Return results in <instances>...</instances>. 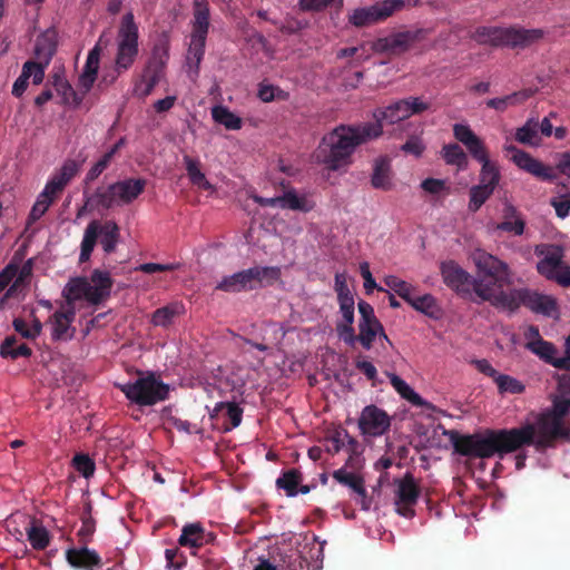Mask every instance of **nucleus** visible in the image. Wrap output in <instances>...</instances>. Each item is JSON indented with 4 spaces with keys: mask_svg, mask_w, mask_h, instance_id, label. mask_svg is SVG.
<instances>
[{
    "mask_svg": "<svg viewBox=\"0 0 570 570\" xmlns=\"http://www.w3.org/2000/svg\"><path fill=\"white\" fill-rule=\"evenodd\" d=\"M472 257L476 273L481 274L482 277L512 283V272L505 262L482 249H476Z\"/></svg>",
    "mask_w": 570,
    "mask_h": 570,
    "instance_id": "nucleus-14",
    "label": "nucleus"
},
{
    "mask_svg": "<svg viewBox=\"0 0 570 570\" xmlns=\"http://www.w3.org/2000/svg\"><path fill=\"white\" fill-rule=\"evenodd\" d=\"M383 127L380 124H364L361 126H337L326 134L316 150V163L324 165L330 170H338L351 163V157L357 146L377 138L382 135Z\"/></svg>",
    "mask_w": 570,
    "mask_h": 570,
    "instance_id": "nucleus-1",
    "label": "nucleus"
},
{
    "mask_svg": "<svg viewBox=\"0 0 570 570\" xmlns=\"http://www.w3.org/2000/svg\"><path fill=\"white\" fill-rule=\"evenodd\" d=\"M32 264L31 261L26 262L22 266L18 265V274L12 281L11 286L7 289L4 298L12 297L13 294L27 282L31 276Z\"/></svg>",
    "mask_w": 570,
    "mask_h": 570,
    "instance_id": "nucleus-59",
    "label": "nucleus"
},
{
    "mask_svg": "<svg viewBox=\"0 0 570 570\" xmlns=\"http://www.w3.org/2000/svg\"><path fill=\"white\" fill-rule=\"evenodd\" d=\"M525 347L538 355L540 358H542L544 362L551 364L554 366V363H557L558 358L556 356L557 348L554 345L547 341H537L531 342L530 344H525Z\"/></svg>",
    "mask_w": 570,
    "mask_h": 570,
    "instance_id": "nucleus-52",
    "label": "nucleus"
},
{
    "mask_svg": "<svg viewBox=\"0 0 570 570\" xmlns=\"http://www.w3.org/2000/svg\"><path fill=\"white\" fill-rule=\"evenodd\" d=\"M76 317V308H67L59 304V308L49 317L48 325L51 330L53 341H70L73 338L76 328L71 325Z\"/></svg>",
    "mask_w": 570,
    "mask_h": 570,
    "instance_id": "nucleus-16",
    "label": "nucleus"
},
{
    "mask_svg": "<svg viewBox=\"0 0 570 570\" xmlns=\"http://www.w3.org/2000/svg\"><path fill=\"white\" fill-rule=\"evenodd\" d=\"M254 288L268 286L279 281L282 272L277 266H255L249 268Z\"/></svg>",
    "mask_w": 570,
    "mask_h": 570,
    "instance_id": "nucleus-36",
    "label": "nucleus"
},
{
    "mask_svg": "<svg viewBox=\"0 0 570 570\" xmlns=\"http://www.w3.org/2000/svg\"><path fill=\"white\" fill-rule=\"evenodd\" d=\"M184 163L190 181L205 190H212L213 185L206 179L205 174L199 168V161L189 156H184Z\"/></svg>",
    "mask_w": 570,
    "mask_h": 570,
    "instance_id": "nucleus-48",
    "label": "nucleus"
},
{
    "mask_svg": "<svg viewBox=\"0 0 570 570\" xmlns=\"http://www.w3.org/2000/svg\"><path fill=\"white\" fill-rule=\"evenodd\" d=\"M335 291L337 293L340 309H347L354 307V297L347 286L346 278L343 274L335 275Z\"/></svg>",
    "mask_w": 570,
    "mask_h": 570,
    "instance_id": "nucleus-55",
    "label": "nucleus"
},
{
    "mask_svg": "<svg viewBox=\"0 0 570 570\" xmlns=\"http://www.w3.org/2000/svg\"><path fill=\"white\" fill-rule=\"evenodd\" d=\"M373 117L376 120L375 124H380L382 126V121H387L389 124H396L401 120L407 119L409 116V106L404 99L397 100L386 108H377L373 112Z\"/></svg>",
    "mask_w": 570,
    "mask_h": 570,
    "instance_id": "nucleus-25",
    "label": "nucleus"
},
{
    "mask_svg": "<svg viewBox=\"0 0 570 570\" xmlns=\"http://www.w3.org/2000/svg\"><path fill=\"white\" fill-rule=\"evenodd\" d=\"M515 139L520 144L534 147L540 146L539 122L534 119H529L522 127L517 129Z\"/></svg>",
    "mask_w": 570,
    "mask_h": 570,
    "instance_id": "nucleus-44",
    "label": "nucleus"
},
{
    "mask_svg": "<svg viewBox=\"0 0 570 570\" xmlns=\"http://www.w3.org/2000/svg\"><path fill=\"white\" fill-rule=\"evenodd\" d=\"M407 303L414 309H416L430 317H435L440 312V308L436 304V299L431 294L415 296L413 293Z\"/></svg>",
    "mask_w": 570,
    "mask_h": 570,
    "instance_id": "nucleus-46",
    "label": "nucleus"
},
{
    "mask_svg": "<svg viewBox=\"0 0 570 570\" xmlns=\"http://www.w3.org/2000/svg\"><path fill=\"white\" fill-rule=\"evenodd\" d=\"M16 344L17 338L14 336L6 337L0 346V355L2 357H10L12 360H16L20 356L29 357L32 354L31 348L26 344H20L17 347H14Z\"/></svg>",
    "mask_w": 570,
    "mask_h": 570,
    "instance_id": "nucleus-51",
    "label": "nucleus"
},
{
    "mask_svg": "<svg viewBox=\"0 0 570 570\" xmlns=\"http://www.w3.org/2000/svg\"><path fill=\"white\" fill-rule=\"evenodd\" d=\"M394 504L396 512L405 518L414 515V505L420 497V487L412 473L394 480Z\"/></svg>",
    "mask_w": 570,
    "mask_h": 570,
    "instance_id": "nucleus-11",
    "label": "nucleus"
},
{
    "mask_svg": "<svg viewBox=\"0 0 570 570\" xmlns=\"http://www.w3.org/2000/svg\"><path fill=\"white\" fill-rule=\"evenodd\" d=\"M514 451L524 445H533L537 450L553 448L559 440H570V429L566 422H559L544 412L533 423L509 430Z\"/></svg>",
    "mask_w": 570,
    "mask_h": 570,
    "instance_id": "nucleus-3",
    "label": "nucleus"
},
{
    "mask_svg": "<svg viewBox=\"0 0 570 570\" xmlns=\"http://www.w3.org/2000/svg\"><path fill=\"white\" fill-rule=\"evenodd\" d=\"M396 7L397 2L391 0L385 1L382 6H372L370 8L356 9L350 17V21L356 27L370 26L390 17Z\"/></svg>",
    "mask_w": 570,
    "mask_h": 570,
    "instance_id": "nucleus-19",
    "label": "nucleus"
},
{
    "mask_svg": "<svg viewBox=\"0 0 570 570\" xmlns=\"http://www.w3.org/2000/svg\"><path fill=\"white\" fill-rule=\"evenodd\" d=\"M43 77L45 71L42 68L35 65L31 60L24 62L21 75L13 83L12 95L16 97H21L28 87L29 78H32V82L35 85H40L43 80Z\"/></svg>",
    "mask_w": 570,
    "mask_h": 570,
    "instance_id": "nucleus-27",
    "label": "nucleus"
},
{
    "mask_svg": "<svg viewBox=\"0 0 570 570\" xmlns=\"http://www.w3.org/2000/svg\"><path fill=\"white\" fill-rule=\"evenodd\" d=\"M424 36L425 33L421 29L391 33L375 40L372 43V50L389 56H401L414 48L424 39Z\"/></svg>",
    "mask_w": 570,
    "mask_h": 570,
    "instance_id": "nucleus-9",
    "label": "nucleus"
},
{
    "mask_svg": "<svg viewBox=\"0 0 570 570\" xmlns=\"http://www.w3.org/2000/svg\"><path fill=\"white\" fill-rule=\"evenodd\" d=\"M503 220L493 226L494 230H502L520 236L524 233L525 222L511 203H505L502 212Z\"/></svg>",
    "mask_w": 570,
    "mask_h": 570,
    "instance_id": "nucleus-24",
    "label": "nucleus"
},
{
    "mask_svg": "<svg viewBox=\"0 0 570 570\" xmlns=\"http://www.w3.org/2000/svg\"><path fill=\"white\" fill-rule=\"evenodd\" d=\"M507 150L512 151V161L520 168L529 174L542 178L553 179L556 175L550 167L544 166L541 161L533 158L529 153L518 149L514 146L507 147Z\"/></svg>",
    "mask_w": 570,
    "mask_h": 570,
    "instance_id": "nucleus-20",
    "label": "nucleus"
},
{
    "mask_svg": "<svg viewBox=\"0 0 570 570\" xmlns=\"http://www.w3.org/2000/svg\"><path fill=\"white\" fill-rule=\"evenodd\" d=\"M209 29V7L205 0L194 1V20L193 33L194 37L207 38Z\"/></svg>",
    "mask_w": 570,
    "mask_h": 570,
    "instance_id": "nucleus-33",
    "label": "nucleus"
},
{
    "mask_svg": "<svg viewBox=\"0 0 570 570\" xmlns=\"http://www.w3.org/2000/svg\"><path fill=\"white\" fill-rule=\"evenodd\" d=\"M301 481L302 473L296 469H292L276 480V485L285 490L288 497H294L297 494V485Z\"/></svg>",
    "mask_w": 570,
    "mask_h": 570,
    "instance_id": "nucleus-56",
    "label": "nucleus"
},
{
    "mask_svg": "<svg viewBox=\"0 0 570 570\" xmlns=\"http://www.w3.org/2000/svg\"><path fill=\"white\" fill-rule=\"evenodd\" d=\"M147 181L144 178H129L114 183L120 206L129 205L137 199L144 193Z\"/></svg>",
    "mask_w": 570,
    "mask_h": 570,
    "instance_id": "nucleus-23",
    "label": "nucleus"
},
{
    "mask_svg": "<svg viewBox=\"0 0 570 570\" xmlns=\"http://www.w3.org/2000/svg\"><path fill=\"white\" fill-rule=\"evenodd\" d=\"M57 43L58 33L53 28H49L43 31L36 40L33 50L36 61H33V63L42 68L43 71L56 52Z\"/></svg>",
    "mask_w": 570,
    "mask_h": 570,
    "instance_id": "nucleus-21",
    "label": "nucleus"
},
{
    "mask_svg": "<svg viewBox=\"0 0 570 570\" xmlns=\"http://www.w3.org/2000/svg\"><path fill=\"white\" fill-rule=\"evenodd\" d=\"M212 117L215 122L223 125L228 130H238L243 126L242 118L222 105L212 108Z\"/></svg>",
    "mask_w": 570,
    "mask_h": 570,
    "instance_id": "nucleus-41",
    "label": "nucleus"
},
{
    "mask_svg": "<svg viewBox=\"0 0 570 570\" xmlns=\"http://www.w3.org/2000/svg\"><path fill=\"white\" fill-rule=\"evenodd\" d=\"M482 168L480 171V184L479 185H485L488 187L494 188L498 186L500 181V171L497 165L492 161L487 160L481 163Z\"/></svg>",
    "mask_w": 570,
    "mask_h": 570,
    "instance_id": "nucleus-57",
    "label": "nucleus"
},
{
    "mask_svg": "<svg viewBox=\"0 0 570 570\" xmlns=\"http://www.w3.org/2000/svg\"><path fill=\"white\" fill-rule=\"evenodd\" d=\"M442 156L448 165H455L459 169L468 167V156L458 144L444 145Z\"/></svg>",
    "mask_w": 570,
    "mask_h": 570,
    "instance_id": "nucleus-50",
    "label": "nucleus"
},
{
    "mask_svg": "<svg viewBox=\"0 0 570 570\" xmlns=\"http://www.w3.org/2000/svg\"><path fill=\"white\" fill-rule=\"evenodd\" d=\"M53 86L57 92L62 96L65 102H72L78 106L82 101V97H78L77 92L63 77L56 75Z\"/></svg>",
    "mask_w": 570,
    "mask_h": 570,
    "instance_id": "nucleus-58",
    "label": "nucleus"
},
{
    "mask_svg": "<svg viewBox=\"0 0 570 570\" xmlns=\"http://www.w3.org/2000/svg\"><path fill=\"white\" fill-rule=\"evenodd\" d=\"M358 428L363 434L382 435L390 428V417L375 405L364 407L358 419Z\"/></svg>",
    "mask_w": 570,
    "mask_h": 570,
    "instance_id": "nucleus-17",
    "label": "nucleus"
},
{
    "mask_svg": "<svg viewBox=\"0 0 570 570\" xmlns=\"http://www.w3.org/2000/svg\"><path fill=\"white\" fill-rule=\"evenodd\" d=\"M570 411V400L557 397L553 401L552 407L544 411L547 415H551L559 422H566L564 417Z\"/></svg>",
    "mask_w": 570,
    "mask_h": 570,
    "instance_id": "nucleus-63",
    "label": "nucleus"
},
{
    "mask_svg": "<svg viewBox=\"0 0 570 570\" xmlns=\"http://www.w3.org/2000/svg\"><path fill=\"white\" fill-rule=\"evenodd\" d=\"M333 478L337 482L351 488L353 491H355L361 497L364 498L366 495V491L364 488V480L360 475H357L353 472H348L345 469H340V470L334 471Z\"/></svg>",
    "mask_w": 570,
    "mask_h": 570,
    "instance_id": "nucleus-47",
    "label": "nucleus"
},
{
    "mask_svg": "<svg viewBox=\"0 0 570 570\" xmlns=\"http://www.w3.org/2000/svg\"><path fill=\"white\" fill-rule=\"evenodd\" d=\"M495 383L500 392L520 394L524 391V385L517 379L509 375L498 374L495 376Z\"/></svg>",
    "mask_w": 570,
    "mask_h": 570,
    "instance_id": "nucleus-61",
    "label": "nucleus"
},
{
    "mask_svg": "<svg viewBox=\"0 0 570 570\" xmlns=\"http://www.w3.org/2000/svg\"><path fill=\"white\" fill-rule=\"evenodd\" d=\"M138 55V27L132 12H127L118 30V47L115 59L116 71L120 73L131 67Z\"/></svg>",
    "mask_w": 570,
    "mask_h": 570,
    "instance_id": "nucleus-5",
    "label": "nucleus"
},
{
    "mask_svg": "<svg viewBox=\"0 0 570 570\" xmlns=\"http://www.w3.org/2000/svg\"><path fill=\"white\" fill-rule=\"evenodd\" d=\"M372 186L376 189L390 190L393 187V173L391 161L386 157L375 159L373 174L371 177Z\"/></svg>",
    "mask_w": 570,
    "mask_h": 570,
    "instance_id": "nucleus-26",
    "label": "nucleus"
},
{
    "mask_svg": "<svg viewBox=\"0 0 570 570\" xmlns=\"http://www.w3.org/2000/svg\"><path fill=\"white\" fill-rule=\"evenodd\" d=\"M212 540L214 537L210 533H205L199 524L193 523L183 528L178 542L181 547L200 548Z\"/></svg>",
    "mask_w": 570,
    "mask_h": 570,
    "instance_id": "nucleus-31",
    "label": "nucleus"
},
{
    "mask_svg": "<svg viewBox=\"0 0 570 570\" xmlns=\"http://www.w3.org/2000/svg\"><path fill=\"white\" fill-rule=\"evenodd\" d=\"M441 275L443 282L459 295L469 298L472 297L473 277L454 261H448L441 264Z\"/></svg>",
    "mask_w": 570,
    "mask_h": 570,
    "instance_id": "nucleus-15",
    "label": "nucleus"
},
{
    "mask_svg": "<svg viewBox=\"0 0 570 570\" xmlns=\"http://www.w3.org/2000/svg\"><path fill=\"white\" fill-rule=\"evenodd\" d=\"M33 520L35 517L17 511L6 520V528L18 541H22Z\"/></svg>",
    "mask_w": 570,
    "mask_h": 570,
    "instance_id": "nucleus-34",
    "label": "nucleus"
},
{
    "mask_svg": "<svg viewBox=\"0 0 570 570\" xmlns=\"http://www.w3.org/2000/svg\"><path fill=\"white\" fill-rule=\"evenodd\" d=\"M503 27H479L472 33V39L480 45L502 47Z\"/></svg>",
    "mask_w": 570,
    "mask_h": 570,
    "instance_id": "nucleus-42",
    "label": "nucleus"
},
{
    "mask_svg": "<svg viewBox=\"0 0 570 570\" xmlns=\"http://www.w3.org/2000/svg\"><path fill=\"white\" fill-rule=\"evenodd\" d=\"M99 60H100V47H99V43H97L90 50L87 61H86V65H85V68H83V71L79 77V86L82 88L83 95L91 89V87L97 78V72L99 69Z\"/></svg>",
    "mask_w": 570,
    "mask_h": 570,
    "instance_id": "nucleus-29",
    "label": "nucleus"
},
{
    "mask_svg": "<svg viewBox=\"0 0 570 570\" xmlns=\"http://www.w3.org/2000/svg\"><path fill=\"white\" fill-rule=\"evenodd\" d=\"M216 289L229 293L255 289L250 278L249 268L224 277L217 284Z\"/></svg>",
    "mask_w": 570,
    "mask_h": 570,
    "instance_id": "nucleus-30",
    "label": "nucleus"
},
{
    "mask_svg": "<svg viewBox=\"0 0 570 570\" xmlns=\"http://www.w3.org/2000/svg\"><path fill=\"white\" fill-rule=\"evenodd\" d=\"M541 29H525L522 27H503L502 47L524 49L543 38Z\"/></svg>",
    "mask_w": 570,
    "mask_h": 570,
    "instance_id": "nucleus-18",
    "label": "nucleus"
},
{
    "mask_svg": "<svg viewBox=\"0 0 570 570\" xmlns=\"http://www.w3.org/2000/svg\"><path fill=\"white\" fill-rule=\"evenodd\" d=\"M384 283L387 287L393 289L399 296H401L406 302H409L412 294L414 293V288L412 287V285H410L405 281L400 279L396 276H386Z\"/></svg>",
    "mask_w": 570,
    "mask_h": 570,
    "instance_id": "nucleus-60",
    "label": "nucleus"
},
{
    "mask_svg": "<svg viewBox=\"0 0 570 570\" xmlns=\"http://www.w3.org/2000/svg\"><path fill=\"white\" fill-rule=\"evenodd\" d=\"M343 320L336 324V332L346 344L354 345L357 337L354 332V307L340 309Z\"/></svg>",
    "mask_w": 570,
    "mask_h": 570,
    "instance_id": "nucleus-40",
    "label": "nucleus"
},
{
    "mask_svg": "<svg viewBox=\"0 0 570 570\" xmlns=\"http://www.w3.org/2000/svg\"><path fill=\"white\" fill-rule=\"evenodd\" d=\"M169 58V41L159 40L153 48L151 57L148 60L142 75L160 80Z\"/></svg>",
    "mask_w": 570,
    "mask_h": 570,
    "instance_id": "nucleus-22",
    "label": "nucleus"
},
{
    "mask_svg": "<svg viewBox=\"0 0 570 570\" xmlns=\"http://www.w3.org/2000/svg\"><path fill=\"white\" fill-rule=\"evenodd\" d=\"M112 279L108 272L95 269L90 278H71L62 289L63 301L59 304L69 308L75 307L80 299H86L92 305H98L109 297Z\"/></svg>",
    "mask_w": 570,
    "mask_h": 570,
    "instance_id": "nucleus-4",
    "label": "nucleus"
},
{
    "mask_svg": "<svg viewBox=\"0 0 570 570\" xmlns=\"http://www.w3.org/2000/svg\"><path fill=\"white\" fill-rule=\"evenodd\" d=\"M454 452L469 458L485 459L495 453L514 452L509 430H485L483 433L463 435L456 430H444Z\"/></svg>",
    "mask_w": 570,
    "mask_h": 570,
    "instance_id": "nucleus-2",
    "label": "nucleus"
},
{
    "mask_svg": "<svg viewBox=\"0 0 570 570\" xmlns=\"http://www.w3.org/2000/svg\"><path fill=\"white\" fill-rule=\"evenodd\" d=\"M205 43L206 38L191 36L186 60L189 68L195 70V73H198L199 65L205 52Z\"/></svg>",
    "mask_w": 570,
    "mask_h": 570,
    "instance_id": "nucleus-49",
    "label": "nucleus"
},
{
    "mask_svg": "<svg viewBox=\"0 0 570 570\" xmlns=\"http://www.w3.org/2000/svg\"><path fill=\"white\" fill-rule=\"evenodd\" d=\"M99 60H100V47H99V43H97L90 50L87 61H86V65H85V68H83V71L79 77V86L82 88L83 95L91 89V87L97 78V72L99 69Z\"/></svg>",
    "mask_w": 570,
    "mask_h": 570,
    "instance_id": "nucleus-28",
    "label": "nucleus"
},
{
    "mask_svg": "<svg viewBox=\"0 0 570 570\" xmlns=\"http://www.w3.org/2000/svg\"><path fill=\"white\" fill-rule=\"evenodd\" d=\"M511 283L504 281H494V278L482 277L476 273L472 281V295L474 294L481 301L490 302L494 307L507 311L505 302L503 301L511 295V291L504 292L502 288L509 286Z\"/></svg>",
    "mask_w": 570,
    "mask_h": 570,
    "instance_id": "nucleus-12",
    "label": "nucleus"
},
{
    "mask_svg": "<svg viewBox=\"0 0 570 570\" xmlns=\"http://www.w3.org/2000/svg\"><path fill=\"white\" fill-rule=\"evenodd\" d=\"M357 307L361 318L356 342H360L365 350H370L376 336L380 338H386V334L382 324L375 316L371 304L365 301H360Z\"/></svg>",
    "mask_w": 570,
    "mask_h": 570,
    "instance_id": "nucleus-13",
    "label": "nucleus"
},
{
    "mask_svg": "<svg viewBox=\"0 0 570 570\" xmlns=\"http://www.w3.org/2000/svg\"><path fill=\"white\" fill-rule=\"evenodd\" d=\"M35 550H45L50 543V534L41 521L35 518L26 535Z\"/></svg>",
    "mask_w": 570,
    "mask_h": 570,
    "instance_id": "nucleus-43",
    "label": "nucleus"
},
{
    "mask_svg": "<svg viewBox=\"0 0 570 570\" xmlns=\"http://www.w3.org/2000/svg\"><path fill=\"white\" fill-rule=\"evenodd\" d=\"M83 160L77 161L75 159H67L63 165L61 166L58 174L55 176L65 185L67 184L76 176V174L79 171Z\"/></svg>",
    "mask_w": 570,
    "mask_h": 570,
    "instance_id": "nucleus-62",
    "label": "nucleus"
},
{
    "mask_svg": "<svg viewBox=\"0 0 570 570\" xmlns=\"http://www.w3.org/2000/svg\"><path fill=\"white\" fill-rule=\"evenodd\" d=\"M101 235L100 244L105 253L110 254L116 249L119 242V227L114 220L106 222L101 225L98 220H92L85 229L81 242V252L79 261L87 262L95 248L98 235Z\"/></svg>",
    "mask_w": 570,
    "mask_h": 570,
    "instance_id": "nucleus-6",
    "label": "nucleus"
},
{
    "mask_svg": "<svg viewBox=\"0 0 570 570\" xmlns=\"http://www.w3.org/2000/svg\"><path fill=\"white\" fill-rule=\"evenodd\" d=\"M533 95V91L531 89H523L520 91H515L511 95L500 97V98H492L487 101V106L489 108L495 109L498 111H505L508 107L510 106H517L525 100H528Z\"/></svg>",
    "mask_w": 570,
    "mask_h": 570,
    "instance_id": "nucleus-37",
    "label": "nucleus"
},
{
    "mask_svg": "<svg viewBox=\"0 0 570 570\" xmlns=\"http://www.w3.org/2000/svg\"><path fill=\"white\" fill-rule=\"evenodd\" d=\"M392 386L407 402L416 406H425V402L404 380L394 373H386Z\"/></svg>",
    "mask_w": 570,
    "mask_h": 570,
    "instance_id": "nucleus-38",
    "label": "nucleus"
},
{
    "mask_svg": "<svg viewBox=\"0 0 570 570\" xmlns=\"http://www.w3.org/2000/svg\"><path fill=\"white\" fill-rule=\"evenodd\" d=\"M129 399L139 405H153L168 396V386L153 374L139 377L134 383L116 384Z\"/></svg>",
    "mask_w": 570,
    "mask_h": 570,
    "instance_id": "nucleus-7",
    "label": "nucleus"
},
{
    "mask_svg": "<svg viewBox=\"0 0 570 570\" xmlns=\"http://www.w3.org/2000/svg\"><path fill=\"white\" fill-rule=\"evenodd\" d=\"M72 466L83 476L89 478L95 472V462L87 454H76Z\"/></svg>",
    "mask_w": 570,
    "mask_h": 570,
    "instance_id": "nucleus-64",
    "label": "nucleus"
},
{
    "mask_svg": "<svg viewBox=\"0 0 570 570\" xmlns=\"http://www.w3.org/2000/svg\"><path fill=\"white\" fill-rule=\"evenodd\" d=\"M225 409H226V416L229 419L230 425L225 426L224 431H230L233 428H236L240 424L243 410L236 403L220 402V403H217L216 406L214 407L213 412L210 413V419H213V420L216 419L218 416L219 412H222Z\"/></svg>",
    "mask_w": 570,
    "mask_h": 570,
    "instance_id": "nucleus-45",
    "label": "nucleus"
},
{
    "mask_svg": "<svg viewBox=\"0 0 570 570\" xmlns=\"http://www.w3.org/2000/svg\"><path fill=\"white\" fill-rule=\"evenodd\" d=\"M185 314V306L181 303H170L164 307L157 308L150 318L154 326L167 327L173 324L174 320Z\"/></svg>",
    "mask_w": 570,
    "mask_h": 570,
    "instance_id": "nucleus-35",
    "label": "nucleus"
},
{
    "mask_svg": "<svg viewBox=\"0 0 570 570\" xmlns=\"http://www.w3.org/2000/svg\"><path fill=\"white\" fill-rule=\"evenodd\" d=\"M278 207L302 212H308L312 209V205L308 204L307 199L305 197H299L294 189L287 190L279 196Z\"/></svg>",
    "mask_w": 570,
    "mask_h": 570,
    "instance_id": "nucleus-53",
    "label": "nucleus"
},
{
    "mask_svg": "<svg viewBox=\"0 0 570 570\" xmlns=\"http://www.w3.org/2000/svg\"><path fill=\"white\" fill-rule=\"evenodd\" d=\"M494 188L485 185H475L470 188V200L468 208L471 213H476L481 206L491 197Z\"/></svg>",
    "mask_w": 570,
    "mask_h": 570,
    "instance_id": "nucleus-54",
    "label": "nucleus"
},
{
    "mask_svg": "<svg viewBox=\"0 0 570 570\" xmlns=\"http://www.w3.org/2000/svg\"><path fill=\"white\" fill-rule=\"evenodd\" d=\"M540 254H544V257L537 264L538 272L563 287L570 286V266L562 262L563 249L559 246H550Z\"/></svg>",
    "mask_w": 570,
    "mask_h": 570,
    "instance_id": "nucleus-10",
    "label": "nucleus"
},
{
    "mask_svg": "<svg viewBox=\"0 0 570 570\" xmlns=\"http://www.w3.org/2000/svg\"><path fill=\"white\" fill-rule=\"evenodd\" d=\"M504 302L509 312H514L521 305L546 316H553L558 312L557 302L553 297L527 288L511 289L509 299L505 298Z\"/></svg>",
    "mask_w": 570,
    "mask_h": 570,
    "instance_id": "nucleus-8",
    "label": "nucleus"
},
{
    "mask_svg": "<svg viewBox=\"0 0 570 570\" xmlns=\"http://www.w3.org/2000/svg\"><path fill=\"white\" fill-rule=\"evenodd\" d=\"M67 560L72 567L77 568L98 566L100 563L99 556L87 548L69 549L67 551Z\"/></svg>",
    "mask_w": 570,
    "mask_h": 570,
    "instance_id": "nucleus-39",
    "label": "nucleus"
},
{
    "mask_svg": "<svg viewBox=\"0 0 570 570\" xmlns=\"http://www.w3.org/2000/svg\"><path fill=\"white\" fill-rule=\"evenodd\" d=\"M86 205H90L95 209H110L120 206L117 200V193L114 189V184L107 187H99L87 199Z\"/></svg>",
    "mask_w": 570,
    "mask_h": 570,
    "instance_id": "nucleus-32",
    "label": "nucleus"
}]
</instances>
